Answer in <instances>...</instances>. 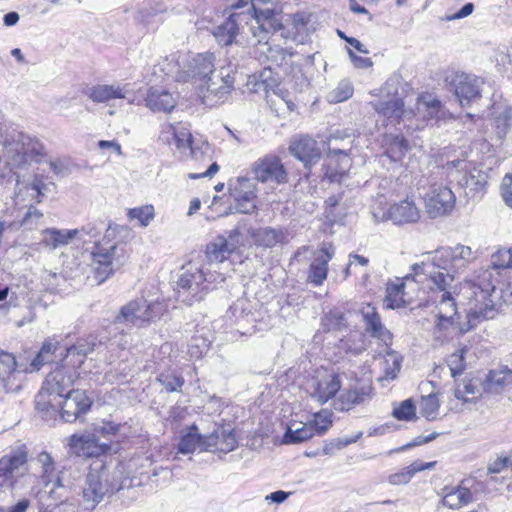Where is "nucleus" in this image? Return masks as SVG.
I'll use <instances>...</instances> for the list:
<instances>
[{
	"instance_id": "1",
	"label": "nucleus",
	"mask_w": 512,
	"mask_h": 512,
	"mask_svg": "<svg viewBox=\"0 0 512 512\" xmlns=\"http://www.w3.org/2000/svg\"><path fill=\"white\" fill-rule=\"evenodd\" d=\"M512 269V249H499L491 256L490 266L466 282L468 298L467 328L465 333L484 320L493 319L502 305V289H497L502 273Z\"/></svg>"
},
{
	"instance_id": "2",
	"label": "nucleus",
	"mask_w": 512,
	"mask_h": 512,
	"mask_svg": "<svg viewBox=\"0 0 512 512\" xmlns=\"http://www.w3.org/2000/svg\"><path fill=\"white\" fill-rule=\"evenodd\" d=\"M175 64L172 68L165 69L167 75H173L178 82L189 80L203 81L205 90L202 89V102L207 106H215L224 103L234 89L235 77L229 68L222 67L215 70V56L213 53H200L191 58L185 70H180L176 57L171 56Z\"/></svg>"
},
{
	"instance_id": "3",
	"label": "nucleus",
	"mask_w": 512,
	"mask_h": 512,
	"mask_svg": "<svg viewBox=\"0 0 512 512\" xmlns=\"http://www.w3.org/2000/svg\"><path fill=\"white\" fill-rule=\"evenodd\" d=\"M224 281L221 273L209 271L202 265L189 262L178 272L175 292L177 299L189 306L204 299L205 295Z\"/></svg>"
},
{
	"instance_id": "4",
	"label": "nucleus",
	"mask_w": 512,
	"mask_h": 512,
	"mask_svg": "<svg viewBox=\"0 0 512 512\" xmlns=\"http://www.w3.org/2000/svg\"><path fill=\"white\" fill-rule=\"evenodd\" d=\"M67 366L65 363L51 371L35 397V409L44 420L56 419L58 406L55 402L62 399L69 390H73L75 372L71 373Z\"/></svg>"
},
{
	"instance_id": "5",
	"label": "nucleus",
	"mask_w": 512,
	"mask_h": 512,
	"mask_svg": "<svg viewBox=\"0 0 512 512\" xmlns=\"http://www.w3.org/2000/svg\"><path fill=\"white\" fill-rule=\"evenodd\" d=\"M450 255L446 247L436 250L428 261L412 265V273L405 278L411 277L416 282L430 280L436 289L445 293L451 287L457 270Z\"/></svg>"
},
{
	"instance_id": "6",
	"label": "nucleus",
	"mask_w": 512,
	"mask_h": 512,
	"mask_svg": "<svg viewBox=\"0 0 512 512\" xmlns=\"http://www.w3.org/2000/svg\"><path fill=\"white\" fill-rule=\"evenodd\" d=\"M0 144L8 165L23 166L26 159L40 154L42 142L36 137L0 123Z\"/></svg>"
},
{
	"instance_id": "7",
	"label": "nucleus",
	"mask_w": 512,
	"mask_h": 512,
	"mask_svg": "<svg viewBox=\"0 0 512 512\" xmlns=\"http://www.w3.org/2000/svg\"><path fill=\"white\" fill-rule=\"evenodd\" d=\"M91 255L94 278L98 284H102L119 270L128 258L124 244L110 243L105 239L95 243Z\"/></svg>"
},
{
	"instance_id": "8",
	"label": "nucleus",
	"mask_w": 512,
	"mask_h": 512,
	"mask_svg": "<svg viewBox=\"0 0 512 512\" xmlns=\"http://www.w3.org/2000/svg\"><path fill=\"white\" fill-rule=\"evenodd\" d=\"M167 311V305L163 301H148L144 297L131 300L119 310L114 323L146 327L160 319Z\"/></svg>"
},
{
	"instance_id": "9",
	"label": "nucleus",
	"mask_w": 512,
	"mask_h": 512,
	"mask_svg": "<svg viewBox=\"0 0 512 512\" xmlns=\"http://www.w3.org/2000/svg\"><path fill=\"white\" fill-rule=\"evenodd\" d=\"M353 139L350 135L336 132L329 139L328 152L325 158V176L331 182H341L352 166L350 152Z\"/></svg>"
},
{
	"instance_id": "10",
	"label": "nucleus",
	"mask_w": 512,
	"mask_h": 512,
	"mask_svg": "<svg viewBox=\"0 0 512 512\" xmlns=\"http://www.w3.org/2000/svg\"><path fill=\"white\" fill-rule=\"evenodd\" d=\"M119 487L112 481L109 470L105 466L92 468L86 476L82 489L83 506L93 510L105 497H110Z\"/></svg>"
},
{
	"instance_id": "11",
	"label": "nucleus",
	"mask_w": 512,
	"mask_h": 512,
	"mask_svg": "<svg viewBox=\"0 0 512 512\" xmlns=\"http://www.w3.org/2000/svg\"><path fill=\"white\" fill-rule=\"evenodd\" d=\"M58 406L57 416L66 423L83 421L86 414L93 406V399L86 390H69L65 396L55 402Z\"/></svg>"
},
{
	"instance_id": "12",
	"label": "nucleus",
	"mask_w": 512,
	"mask_h": 512,
	"mask_svg": "<svg viewBox=\"0 0 512 512\" xmlns=\"http://www.w3.org/2000/svg\"><path fill=\"white\" fill-rule=\"evenodd\" d=\"M332 426L331 414L323 411L315 415V418L307 423L291 422L283 435V443L298 444L304 442L315 434L323 435Z\"/></svg>"
},
{
	"instance_id": "13",
	"label": "nucleus",
	"mask_w": 512,
	"mask_h": 512,
	"mask_svg": "<svg viewBox=\"0 0 512 512\" xmlns=\"http://www.w3.org/2000/svg\"><path fill=\"white\" fill-rule=\"evenodd\" d=\"M446 86L456 96L462 107L481 97L482 81L466 73H452L445 78Z\"/></svg>"
},
{
	"instance_id": "14",
	"label": "nucleus",
	"mask_w": 512,
	"mask_h": 512,
	"mask_svg": "<svg viewBox=\"0 0 512 512\" xmlns=\"http://www.w3.org/2000/svg\"><path fill=\"white\" fill-rule=\"evenodd\" d=\"M256 180L246 176L229 181L230 195L235 200V210L238 213L251 214L257 209Z\"/></svg>"
},
{
	"instance_id": "15",
	"label": "nucleus",
	"mask_w": 512,
	"mask_h": 512,
	"mask_svg": "<svg viewBox=\"0 0 512 512\" xmlns=\"http://www.w3.org/2000/svg\"><path fill=\"white\" fill-rule=\"evenodd\" d=\"M254 179L261 183L282 184L288 180L287 171L276 155H266L255 161L251 167Z\"/></svg>"
},
{
	"instance_id": "16",
	"label": "nucleus",
	"mask_w": 512,
	"mask_h": 512,
	"mask_svg": "<svg viewBox=\"0 0 512 512\" xmlns=\"http://www.w3.org/2000/svg\"><path fill=\"white\" fill-rule=\"evenodd\" d=\"M28 472L27 450L25 446L12 450L0 458V484L8 483L13 486L18 477Z\"/></svg>"
},
{
	"instance_id": "17",
	"label": "nucleus",
	"mask_w": 512,
	"mask_h": 512,
	"mask_svg": "<svg viewBox=\"0 0 512 512\" xmlns=\"http://www.w3.org/2000/svg\"><path fill=\"white\" fill-rule=\"evenodd\" d=\"M253 9L255 12V25L251 24L250 30L253 36L258 38V42L266 40L268 34L283 29L280 10L276 8H257L256 3L253 4Z\"/></svg>"
},
{
	"instance_id": "18",
	"label": "nucleus",
	"mask_w": 512,
	"mask_h": 512,
	"mask_svg": "<svg viewBox=\"0 0 512 512\" xmlns=\"http://www.w3.org/2000/svg\"><path fill=\"white\" fill-rule=\"evenodd\" d=\"M217 432H211L208 435L199 433L198 426L192 424L187 427L186 432L181 436L177 449L181 454H190L195 450L212 451L217 443Z\"/></svg>"
},
{
	"instance_id": "19",
	"label": "nucleus",
	"mask_w": 512,
	"mask_h": 512,
	"mask_svg": "<svg viewBox=\"0 0 512 512\" xmlns=\"http://www.w3.org/2000/svg\"><path fill=\"white\" fill-rule=\"evenodd\" d=\"M24 380L25 375L17 369L15 357L11 353L0 351V386L7 393H17Z\"/></svg>"
},
{
	"instance_id": "20",
	"label": "nucleus",
	"mask_w": 512,
	"mask_h": 512,
	"mask_svg": "<svg viewBox=\"0 0 512 512\" xmlns=\"http://www.w3.org/2000/svg\"><path fill=\"white\" fill-rule=\"evenodd\" d=\"M455 205V195L447 186H433L425 197L426 211L436 218L450 212Z\"/></svg>"
},
{
	"instance_id": "21",
	"label": "nucleus",
	"mask_w": 512,
	"mask_h": 512,
	"mask_svg": "<svg viewBox=\"0 0 512 512\" xmlns=\"http://www.w3.org/2000/svg\"><path fill=\"white\" fill-rule=\"evenodd\" d=\"M289 152L310 169L321 158V150L316 140L309 136H300L291 141Z\"/></svg>"
},
{
	"instance_id": "22",
	"label": "nucleus",
	"mask_w": 512,
	"mask_h": 512,
	"mask_svg": "<svg viewBox=\"0 0 512 512\" xmlns=\"http://www.w3.org/2000/svg\"><path fill=\"white\" fill-rule=\"evenodd\" d=\"M335 251L332 245H323L314 255V259L311 262L308 274L307 282L315 287L321 286L327 279L328 275V264L334 257Z\"/></svg>"
},
{
	"instance_id": "23",
	"label": "nucleus",
	"mask_w": 512,
	"mask_h": 512,
	"mask_svg": "<svg viewBox=\"0 0 512 512\" xmlns=\"http://www.w3.org/2000/svg\"><path fill=\"white\" fill-rule=\"evenodd\" d=\"M46 156L45 146L42 143V149L39 155L26 159V163L23 166H12L7 164L5 151L0 144V184L11 182L15 180L16 184H20V175L18 170H27L32 163H40Z\"/></svg>"
},
{
	"instance_id": "24",
	"label": "nucleus",
	"mask_w": 512,
	"mask_h": 512,
	"mask_svg": "<svg viewBox=\"0 0 512 512\" xmlns=\"http://www.w3.org/2000/svg\"><path fill=\"white\" fill-rule=\"evenodd\" d=\"M95 347L96 342L94 337L78 339L75 344L64 349L65 356L61 358L60 361L74 369L78 368L84 363L87 355L94 351Z\"/></svg>"
},
{
	"instance_id": "25",
	"label": "nucleus",
	"mask_w": 512,
	"mask_h": 512,
	"mask_svg": "<svg viewBox=\"0 0 512 512\" xmlns=\"http://www.w3.org/2000/svg\"><path fill=\"white\" fill-rule=\"evenodd\" d=\"M483 380L485 394L498 395L512 383V370L507 366L490 370Z\"/></svg>"
},
{
	"instance_id": "26",
	"label": "nucleus",
	"mask_w": 512,
	"mask_h": 512,
	"mask_svg": "<svg viewBox=\"0 0 512 512\" xmlns=\"http://www.w3.org/2000/svg\"><path fill=\"white\" fill-rule=\"evenodd\" d=\"M435 327L438 331L447 330L455 324V318H458L456 302L449 291L442 294L439 301V311L437 313Z\"/></svg>"
},
{
	"instance_id": "27",
	"label": "nucleus",
	"mask_w": 512,
	"mask_h": 512,
	"mask_svg": "<svg viewBox=\"0 0 512 512\" xmlns=\"http://www.w3.org/2000/svg\"><path fill=\"white\" fill-rule=\"evenodd\" d=\"M419 217L420 212L415 203L408 199L395 203L388 209V218L397 225L417 222Z\"/></svg>"
},
{
	"instance_id": "28",
	"label": "nucleus",
	"mask_w": 512,
	"mask_h": 512,
	"mask_svg": "<svg viewBox=\"0 0 512 512\" xmlns=\"http://www.w3.org/2000/svg\"><path fill=\"white\" fill-rule=\"evenodd\" d=\"M126 86L120 84H98L88 88L86 95L95 103H106L113 99H124L127 93Z\"/></svg>"
},
{
	"instance_id": "29",
	"label": "nucleus",
	"mask_w": 512,
	"mask_h": 512,
	"mask_svg": "<svg viewBox=\"0 0 512 512\" xmlns=\"http://www.w3.org/2000/svg\"><path fill=\"white\" fill-rule=\"evenodd\" d=\"M145 102L153 112L169 113L176 106V101L169 91L156 87H151L148 90Z\"/></svg>"
},
{
	"instance_id": "30",
	"label": "nucleus",
	"mask_w": 512,
	"mask_h": 512,
	"mask_svg": "<svg viewBox=\"0 0 512 512\" xmlns=\"http://www.w3.org/2000/svg\"><path fill=\"white\" fill-rule=\"evenodd\" d=\"M482 383L483 380L478 377L463 379L461 383L456 385L454 391L455 398L465 403L476 402L485 394Z\"/></svg>"
},
{
	"instance_id": "31",
	"label": "nucleus",
	"mask_w": 512,
	"mask_h": 512,
	"mask_svg": "<svg viewBox=\"0 0 512 512\" xmlns=\"http://www.w3.org/2000/svg\"><path fill=\"white\" fill-rule=\"evenodd\" d=\"M240 18L241 14H231L223 23L214 28L213 35L219 45L229 46L235 42L239 33L238 20Z\"/></svg>"
},
{
	"instance_id": "32",
	"label": "nucleus",
	"mask_w": 512,
	"mask_h": 512,
	"mask_svg": "<svg viewBox=\"0 0 512 512\" xmlns=\"http://www.w3.org/2000/svg\"><path fill=\"white\" fill-rule=\"evenodd\" d=\"M79 234L78 229L46 228L42 231L41 243L51 250L66 246Z\"/></svg>"
},
{
	"instance_id": "33",
	"label": "nucleus",
	"mask_w": 512,
	"mask_h": 512,
	"mask_svg": "<svg viewBox=\"0 0 512 512\" xmlns=\"http://www.w3.org/2000/svg\"><path fill=\"white\" fill-rule=\"evenodd\" d=\"M361 315L366 325V331L373 337L385 340L390 337L389 331L384 327L381 318L374 306L366 304L361 309Z\"/></svg>"
},
{
	"instance_id": "34",
	"label": "nucleus",
	"mask_w": 512,
	"mask_h": 512,
	"mask_svg": "<svg viewBox=\"0 0 512 512\" xmlns=\"http://www.w3.org/2000/svg\"><path fill=\"white\" fill-rule=\"evenodd\" d=\"M341 381L338 375L330 374L317 382L313 393L311 394L320 404L328 402L340 390Z\"/></svg>"
},
{
	"instance_id": "35",
	"label": "nucleus",
	"mask_w": 512,
	"mask_h": 512,
	"mask_svg": "<svg viewBox=\"0 0 512 512\" xmlns=\"http://www.w3.org/2000/svg\"><path fill=\"white\" fill-rule=\"evenodd\" d=\"M37 461L42 468L41 478L44 486L47 488L50 484L52 485L50 492H53L57 487L64 486L60 476L61 472H55V463L49 453L42 451L38 454Z\"/></svg>"
},
{
	"instance_id": "36",
	"label": "nucleus",
	"mask_w": 512,
	"mask_h": 512,
	"mask_svg": "<svg viewBox=\"0 0 512 512\" xmlns=\"http://www.w3.org/2000/svg\"><path fill=\"white\" fill-rule=\"evenodd\" d=\"M375 110L384 117L397 122L402 118H410L412 115V111L405 110L404 101L401 98L379 101L375 104Z\"/></svg>"
},
{
	"instance_id": "37",
	"label": "nucleus",
	"mask_w": 512,
	"mask_h": 512,
	"mask_svg": "<svg viewBox=\"0 0 512 512\" xmlns=\"http://www.w3.org/2000/svg\"><path fill=\"white\" fill-rule=\"evenodd\" d=\"M435 465V461L424 463L421 460H416L402 470L389 475L388 482L391 485L407 484L416 473L427 469H433Z\"/></svg>"
},
{
	"instance_id": "38",
	"label": "nucleus",
	"mask_w": 512,
	"mask_h": 512,
	"mask_svg": "<svg viewBox=\"0 0 512 512\" xmlns=\"http://www.w3.org/2000/svg\"><path fill=\"white\" fill-rule=\"evenodd\" d=\"M166 133L171 135V140L167 137L166 141L170 145H175L176 149L183 154H187L195 141L190 131L185 127H175L170 125L169 130Z\"/></svg>"
},
{
	"instance_id": "39",
	"label": "nucleus",
	"mask_w": 512,
	"mask_h": 512,
	"mask_svg": "<svg viewBox=\"0 0 512 512\" xmlns=\"http://www.w3.org/2000/svg\"><path fill=\"white\" fill-rule=\"evenodd\" d=\"M59 350H61L60 355L62 356L63 350L59 346V342H53L51 339L45 340L41 349L31 361L30 365L33 370H39L44 365L54 362L56 358L55 353Z\"/></svg>"
},
{
	"instance_id": "40",
	"label": "nucleus",
	"mask_w": 512,
	"mask_h": 512,
	"mask_svg": "<svg viewBox=\"0 0 512 512\" xmlns=\"http://www.w3.org/2000/svg\"><path fill=\"white\" fill-rule=\"evenodd\" d=\"M212 432H217V443L213 446V451L228 453L237 447V440L234 430L230 425H217Z\"/></svg>"
},
{
	"instance_id": "41",
	"label": "nucleus",
	"mask_w": 512,
	"mask_h": 512,
	"mask_svg": "<svg viewBox=\"0 0 512 512\" xmlns=\"http://www.w3.org/2000/svg\"><path fill=\"white\" fill-rule=\"evenodd\" d=\"M370 388H357L342 393L335 403V409L340 411H349L356 405L361 404L369 396Z\"/></svg>"
},
{
	"instance_id": "42",
	"label": "nucleus",
	"mask_w": 512,
	"mask_h": 512,
	"mask_svg": "<svg viewBox=\"0 0 512 512\" xmlns=\"http://www.w3.org/2000/svg\"><path fill=\"white\" fill-rule=\"evenodd\" d=\"M384 141L385 154L394 162L402 160L409 149L408 141L403 135H386Z\"/></svg>"
},
{
	"instance_id": "43",
	"label": "nucleus",
	"mask_w": 512,
	"mask_h": 512,
	"mask_svg": "<svg viewBox=\"0 0 512 512\" xmlns=\"http://www.w3.org/2000/svg\"><path fill=\"white\" fill-rule=\"evenodd\" d=\"M232 251L227 247L225 236H218L207 244L205 257L210 264L221 263L226 260Z\"/></svg>"
},
{
	"instance_id": "44",
	"label": "nucleus",
	"mask_w": 512,
	"mask_h": 512,
	"mask_svg": "<svg viewBox=\"0 0 512 512\" xmlns=\"http://www.w3.org/2000/svg\"><path fill=\"white\" fill-rule=\"evenodd\" d=\"M410 86L405 82L400 74L394 73L384 83L382 91L391 99H403L409 92Z\"/></svg>"
},
{
	"instance_id": "45",
	"label": "nucleus",
	"mask_w": 512,
	"mask_h": 512,
	"mask_svg": "<svg viewBox=\"0 0 512 512\" xmlns=\"http://www.w3.org/2000/svg\"><path fill=\"white\" fill-rule=\"evenodd\" d=\"M512 125V108L499 107L494 112L493 127L500 139L504 138Z\"/></svg>"
},
{
	"instance_id": "46",
	"label": "nucleus",
	"mask_w": 512,
	"mask_h": 512,
	"mask_svg": "<svg viewBox=\"0 0 512 512\" xmlns=\"http://www.w3.org/2000/svg\"><path fill=\"white\" fill-rule=\"evenodd\" d=\"M156 380L168 393L181 392L185 384V379L182 374L172 370L161 372Z\"/></svg>"
},
{
	"instance_id": "47",
	"label": "nucleus",
	"mask_w": 512,
	"mask_h": 512,
	"mask_svg": "<svg viewBox=\"0 0 512 512\" xmlns=\"http://www.w3.org/2000/svg\"><path fill=\"white\" fill-rule=\"evenodd\" d=\"M254 236L259 244L265 247H273L282 241L284 234L281 230L271 227H264L258 229Z\"/></svg>"
},
{
	"instance_id": "48",
	"label": "nucleus",
	"mask_w": 512,
	"mask_h": 512,
	"mask_svg": "<svg viewBox=\"0 0 512 512\" xmlns=\"http://www.w3.org/2000/svg\"><path fill=\"white\" fill-rule=\"evenodd\" d=\"M322 325L325 330H340L347 325L345 314L339 308L331 309L322 318Z\"/></svg>"
},
{
	"instance_id": "49",
	"label": "nucleus",
	"mask_w": 512,
	"mask_h": 512,
	"mask_svg": "<svg viewBox=\"0 0 512 512\" xmlns=\"http://www.w3.org/2000/svg\"><path fill=\"white\" fill-rule=\"evenodd\" d=\"M154 216L155 212L152 205L131 208L127 212L128 219L130 221L137 220L142 227L148 226Z\"/></svg>"
},
{
	"instance_id": "50",
	"label": "nucleus",
	"mask_w": 512,
	"mask_h": 512,
	"mask_svg": "<svg viewBox=\"0 0 512 512\" xmlns=\"http://www.w3.org/2000/svg\"><path fill=\"white\" fill-rule=\"evenodd\" d=\"M440 408L439 399L436 394H429L422 397L420 402V413L427 420L432 421L437 418Z\"/></svg>"
},
{
	"instance_id": "51",
	"label": "nucleus",
	"mask_w": 512,
	"mask_h": 512,
	"mask_svg": "<svg viewBox=\"0 0 512 512\" xmlns=\"http://www.w3.org/2000/svg\"><path fill=\"white\" fill-rule=\"evenodd\" d=\"M452 255H450L451 259H453L454 266L456 269L465 266L473 259V252L469 246L464 245H456L455 247H446Z\"/></svg>"
},
{
	"instance_id": "52",
	"label": "nucleus",
	"mask_w": 512,
	"mask_h": 512,
	"mask_svg": "<svg viewBox=\"0 0 512 512\" xmlns=\"http://www.w3.org/2000/svg\"><path fill=\"white\" fill-rule=\"evenodd\" d=\"M467 352V349L461 348L456 350L454 353L448 356L447 358V365L450 369L451 376L455 378L458 375H461L466 367L465 362V353Z\"/></svg>"
},
{
	"instance_id": "53",
	"label": "nucleus",
	"mask_w": 512,
	"mask_h": 512,
	"mask_svg": "<svg viewBox=\"0 0 512 512\" xmlns=\"http://www.w3.org/2000/svg\"><path fill=\"white\" fill-rule=\"evenodd\" d=\"M187 154L195 161H209L212 159L213 149L207 141H194Z\"/></svg>"
},
{
	"instance_id": "54",
	"label": "nucleus",
	"mask_w": 512,
	"mask_h": 512,
	"mask_svg": "<svg viewBox=\"0 0 512 512\" xmlns=\"http://www.w3.org/2000/svg\"><path fill=\"white\" fill-rule=\"evenodd\" d=\"M393 417L400 421H410L416 418V407L412 399H406L393 409Z\"/></svg>"
},
{
	"instance_id": "55",
	"label": "nucleus",
	"mask_w": 512,
	"mask_h": 512,
	"mask_svg": "<svg viewBox=\"0 0 512 512\" xmlns=\"http://www.w3.org/2000/svg\"><path fill=\"white\" fill-rule=\"evenodd\" d=\"M362 435L363 433L359 431L357 434L351 437H341L334 439L331 442L325 444L323 448V453L325 455H331L335 452V450H341L347 447L348 445L357 442L362 437Z\"/></svg>"
},
{
	"instance_id": "56",
	"label": "nucleus",
	"mask_w": 512,
	"mask_h": 512,
	"mask_svg": "<svg viewBox=\"0 0 512 512\" xmlns=\"http://www.w3.org/2000/svg\"><path fill=\"white\" fill-rule=\"evenodd\" d=\"M210 341L202 336H193L188 344V353L193 358H200L209 350Z\"/></svg>"
},
{
	"instance_id": "57",
	"label": "nucleus",
	"mask_w": 512,
	"mask_h": 512,
	"mask_svg": "<svg viewBox=\"0 0 512 512\" xmlns=\"http://www.w3.org/2000/svg\"><path fill=\"white\" fill-rule=\"evenodd\" d=\"M424 111V117L427 119H438L442 109L441 101L433 98L429 101H422L418 103V110Z\"/></svg>"
},
{
	"instance_id": "58",
	"label": "nucleus",
	"mask_w": 512,
	"mask_h": 512,
	"mask_svg": "<svg viewBox=\"0 0 512 512\" xmlns=\"http://www.w3.org/2000/svg\"><path fill=\"white\" fill-rule=\"evenodd\" d=\"M404 284L403 283H391L387 286V295L384 303L387 308L395 309L400 307V303H393V297H398L403 294Z\"/></svg>"
},
{
	"instance_id": "59",
	"label": "nucleus",
	"mask_w": 512,
	"mask_h": 512,
	"mask_svg": "<svg viewBox=\"0 0 512 512\" xmlns=\"http://www.w3.org/2000/svg\"><path fill=\"white\" fill-rule=\"evenodd\" d=\"M462 181H464L463 185L471 191H474L475 194H482L484 192L486 182L483 179H479L472 174L465 173Z\"/></svg>"
},
{
	"instance_id": "60",
	"label": "nucleus",
	"mask_w": 512,
	"mask_h": 512,
	"mask_svg": "<svg viewBox=\"0 0 512 512\" xmlns=\"http://www.w3.org/2000/svg\"><path fill=\"white\" fill-rule=\"evenodd\" d=\"M508 467L512 468V451L508 457H498L494 461L490 462L488 464L487 471L489 474H497Z\"/></svg>"
},
{
	"instance_id": "61",
	"label": "nucleus",
	"mask_w": 512,
	"mask_h": 512,
	"mask_svg": "<svg viewBox=\"0 0 512 512\" xmlns=\"http://www.w3.org/2000/svg\"><path fill=\"white\" fill-rule=\"evenodd\" d=\"M500 192L504 203L512 208V174L508 173L503 177Z\"/></svg>"
},
{
	"instance_id": "62",
	"label": "nucleus",
	"mask_w": 512,
	"mask_h": 512,
	"mask_svg": "<svg viewBox=\"0 0 512 512\" xmlns=\"http://www.w3.org/2000/svg\"><path fill=\"white\" fill-rule=\"evenodd\" d=\"M334 98L333 100L336 102H342L350 98L353 94V89L348 83H341L334 90Z\"/></svg>"
},
{
	"instance_id": "63",
	"label": "nucleus",
	"mask_w": 512,
	"mask_h": 512,
	"mask_svg": "<svg viewBox=\"0 0 512 512\" xmlns=\"http://www.w3.org/2000/svg\"><path fill=\"white\" fill-rule=\"evenodd\" d=\"M70 446L72 449L76 451L77 454L80 453V451L83 452V454L86 453V449L89 448V441L86 440L84 437H78L77 435H73L70 438ZM87 454H91L87 451Z\"/></svg>"
},
{
	"instance_id": "64",
	"label": "nucleus",
	"mask_w": 512,
	"mask_h": 512,
	"mask_svg": "<svg viewBox=\"0 0 512 512\" xmlns=\"http://www.w3.org/2000/svg\"><path fill=\"white\" fill-rule=\"evenodd\" d=\"M267 58L271 60L272 63H275L277 66H279L286 58V51L279 46L275 48L270 47L268 49Z\"/></svg>"
}]
</instances>
